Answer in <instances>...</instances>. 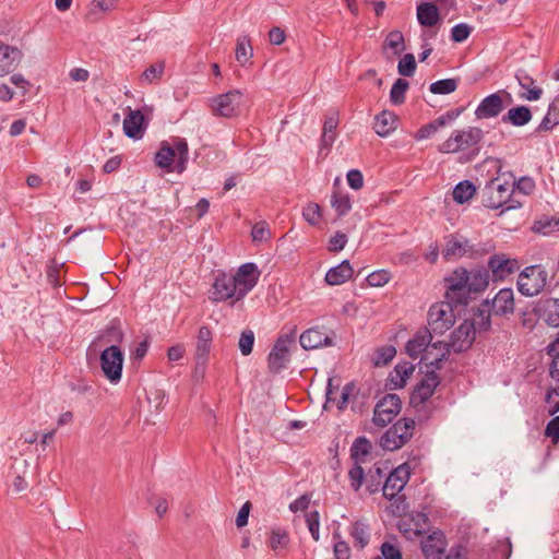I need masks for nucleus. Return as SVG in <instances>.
I'll return each instance as SVG.
<instances>
[{"instance_id":"nucleus-17","label":"nucleus","mask_w":559,"mask_h":559,"mask_svg":"<svg viewBox=\"0 0 559 559\" xmlns=\"http://www.w3.org/2000/svg\"><path fill=\"white\" fill-rule=\"evenodd\" d=\"M485 308L495 316H508L514 312V293L512 288L500 289L491 301L486 300Z\"/></svg>"},{"instance_id":"nucleus-31","label":"nucleus","mask_w":559,"mask_h":559,"mask_svg":"<svg viewBox=\"0 0 559 559\" xmlns=\"http://www.w3.org/2000/svg\"><path fill=\"white\" fill-rule=\"evenodd\" d=\"M417 20L420 25L426 27H432L438 24L440 14L437 5L431 2H423L418 4Z\"/></svg>"},{"instance_id":"nucleus-40","label":"nucleus","mask_w":559,"mask_h":559,"mask_svg":"<svg viewBox=\"0 0 559 559\" xmlns=\"http://www.w3.org/2000/svg\"><path fill=\"white\" fill-rule=\"evenodd\" d=\"M338 120L335 116H330L325 119L323 124V132L321 136L322 147L329 148L335 141V129L337 128Z\"/></svg>"},{"instance_id":"nucleus-21","label":"nucleus","mask_w":559,"mask_h":559,"mask_svg":"<svg viewBox=\"0 0 559 559\" xmlns=\"http://www.w3.org/2000/svg\"><path fill=\"white\" fill-rule=\"evenodd\" d=\"M477 250L466 238L451 235L447 238L443 257L448 260L462 257L473 258Z\"/></svg>"},{"instance_id":"nucleus-30","label":"nucleus","mask_w":559,"mask_h":559,"mask_svg":"<svg viewBox=\"0 0 559 559\" xmlns=\"http://www.w3.org/2000/svg\"><path fill=\"white\" fill-rule=\"evenodd\" d=\"M532 111L527 106L521 105L509 109V111L502 116V122L509 123L513 127H523L532 120Z\"/></svg>"},{"instance_id":"nucleus-46","label":"nucleus","mask_w":559,"mask_h":559,"mask_svg":"<svg viewBox=\"0 0 559 559\" xmlns=\"http://www.w3.org/2000/svg\"><path fill=\"white\" fill-rule=\"evenodd\" d=\"M409 84L404 79H397L391 87L390 100L393 105H401L405 102V94Z\"/></svg>"},{"instance_id":"nucleus-38","label":"nucleus","mask_w":559,"mask_h":559,"mask_svg":"<svg viewBox=\"0 0 559 559\" xmlns=\"http://www.w3.org/2000/svg\"><path fill=\"white\" fill-rule=\"evenodd\" d=\"M402 435H397L396 428L390 427L380 438V447L386 451H394L402 448L405 442Z\"/></svg>"},{"instance_id":"nucleus-24","label":"nucleus","mask_w":559,"mask_h":559,"mask_svg":"<svg viewBox=\"0 0 559 559\" xmlns=\"http://www.w3.org/2000/svg\"><path fill=\"white\" fill-rule=\"evenodd\" d=\"M21 58V50L0 41V78L11 73L17 67Z\"/></svg>"},{"instance_id":"nucleus-53","label":"nucleus","mask_w":559,"mask_h":559,"mask_svg":"<svg viewBox=\"0 0 559 559\" xmlns=\"http://www.w3.org/2000/svg\"><path fill=\"white\" fill-rule=\"evenodd\" d=\"M416 70V60L413 53H406L399 61L397 71L403 76H412Z\"/></svg>"},{"instance_id":"nucleus-61","label":"nucleus","mask_w":559,"mask_h":559,"mask_svg":"<svg viewBox=\"0 0 559 559\" xmlns=\"http://www.w3.org/2000/svg\"><path fill=\"white\" fill-rule=\"evenodd\" d=\"M380 549L384 559H403L400 548L394 544L384 542Z\"/></svg>"},{"instance_id":"nucleus-8","label":"nucleus","mask_w":559,"mask_h":559,"mask_svg":"<svg viewBox=\"0 0 559 559\" xmlns=\"http://www.w3.org/2000/svg\"><path fill=\"white\" fill-rule=\"evenodd\" d=\"M123 360L124 355L118 345H110L102 352L100 368L111 383H118L121 380Z\"/></svg>"},{"instance_id":"nucleus-15","label":"nucleus","mask_w":559,"mask_h":559,"mask_svg":"<svg viewBox=\"0 0 559 559\" xmlns=\"http://www.w3.org/2000/svg\"><path fill=\"white\" fill-rule=\"evenodd\" d=\"M231 277L238 290V298L242 299L257 285L259 272L254 263L248 262L240 265Z\"/></svg>"},{"instance_id":"nucleus-4","label":"nucleus","mask_w":559,"mask_h":559,"mask_svg":"<svg viewBox=\"0 0 559 559\" xmlns=\"http://www.w3.org/2000/svg\"><path fill=\"white\" fill-rule=\"evenodd\" d=\"M548 281V273L539 264L526 266L518 276V290L525 297L540 294Z\"/></svg>"},{"instance_id":"nucleus-55","label":"nucleus","mask_w":559,"mask_h":559,"mask_svg":"<svg viewBox=\"0 0 559 559\" xmlns=\"http://www.w3.org/2000/svg\"><path fill=\"white\" fill-rule=\"evenodd\" d=\"M361 464L362 463H355V465L348 472L350 487L354 491H358L360 489L365 479V471L361 467Z\"/></svg>"},{"instance_id":"nucleus-14","label":"nucleus","mask_w":559,"mask_h":559,"mask_svg":"<svg viewBox=\"0 0 559 559\" xmlns=\"http://www.w3.org/2000/svg\"><path fill=\"white\" fill-rule=\"evenodd\" d=\"M211 299L216 302L226 301L229 299H231L233 302L241 300V298H238V290L231 274L219 272L216 275L212 286Z\"/></svg>"},{"instance_id":"nucleus-34","label":"nucleus","mask_w":559,"mask_h":559,"mask_svg":"<svg viewBox=\"0 0 559 559\" xmlns=\"http://www.w3.org/2000/svg\"><path fill=\"white\" fill-rule=\"evenodd\" d=\"M349 534L354 539L355 546L359 547L360 549L365 548L369 544L370 530L365 522H354Z\"/></svg>"},{"instance_id":"nucleus-57","label":"nucleus","mask_w":559,"mask_h":559,"mask_svg":"<svg viewBox=\"0 0 559 559\" xmlns=\"http://www.w3.org/2000/svg\"><path fill=\"white\" fill-rule=\"evenodd\" d=\"M306 523L312 538L318 542L320 538V515L318 511H311L306 514Z\"/></svg>"},{"instance_id":"nucleus-62","label":"nucleus","mask_w":559,"mask_h":559,"mask_svg":"<svg viewBox=\"0 0 559 559\" xmlns=\"http://www.w3.org/2000/svg\"><path fill=\"white\" fill-rule=\"evenodd\" d=\"M348 186L354 190H359L364 186V176L360 170L352 169L346 175Z\"/></svg>"},{"instance_id":"nucleus-58","label":"nucleus","mask_w":559,"mask_h":559,"mask_svg":"<svg viewBox=\"0 0 559 559\" xmlns=\"http://www.w3.org/2000/svg\"><path fill=\"white\" fill-rule=\"evenodd\" d=\"M252 240L254 242L266 241L271 237V231L265 222L257 223L251 230Z\"/></svg>"},{"instance_id":"nucleus-51","label":"nucleus","mask_w":559,"mask_h":559,"mask_svg":"<svg viewBox=\"0 0 559 559\" xmlns=\"http://www.w3.org/2000/svg\"><path fill=\"white\" fill-rule=\"evenodd\" d=\"M321 207L318 203L309 202L302 209V217L312 226H316L321 221Z\"/></svg>"},{"instance_id":"nucleus-39","label":"nucleus","mask_w":559,"mask_h":559,"mask_svg":"<svg viewBox=\"0 0 559 559\" xmlns=\"http://www.w3.org/2000/svg\"><path fill=\"white\" fill-rule=\"evenodd\" d=\"M115 8L112 0H93L87 12V19L91 22H98L102 14L111 11Z\"/></svg>"},{"instance_id":"nucleus-42","label":"nucleus","mask_w":559,"mask_h":559,"mask_svg":"<svg viewBox=\"0 0 559 559\" xmlns=\"http://www.w3.org/2000/svg\"><path fill=\"white\" fill-rule=\"evenodd\" d=\"M475 192V186L471 181L464 180L459 182L453 189V199L455 202L463 204L472 199Z\"/></svg>"},{"instance_id":"nucleus-52","label":"nucleus","mask_w":559,"mask_h":559,"mask_svg":"<svg viewBox=\"0 0 559 559\" xmlns=\"http://www.w3.org/2000/svg\"><path fill=\"white\" fill-rule=\"evenodd\" d=\"M165 71V63L164 62H156L148 68L145 69V71L142 73L141 79L147 83H153L158 81Z\"/></svg>"},{"instance_id":"nucleus-59","label":"nucleus","mask_w":559,"mask_h":559,"mask_svg":"<svg viewBox=\"0 0 559 559\" xmlns=\"http://www.w3.org/2000/svg\"><path fill=\"white\" fill-rule=\"evenodd\" d=\"M472 32V27L465 23L456 24L451 29V39L455 43L466 40Z\"/></svg>"},{"instance_id":"nucleus-54","label":"nucleus","mask_w":559,"mask_h":559,"mask_svg":"<svg viewBox=\"0 0 559 559\" xmlns=\"http://www.w3.org/2000/svg\"><path fill=\"white\" fill-rule=\"evenodd\" d=\"M253 344H254L253 331L252 330L242 331V333L240 334L239 341H238V346H239L240 353L243 356L250 355L252 353Z\"/></svg>"},{"instance_id":"nucleus-63","label":"nucleus","mask_w":559,"mask_h":559,"mask_svg":"<svg viewBox=\"0 0 559 559\" xmlns=\"http://www.w3.org/2000/svg\"><path fill=\"white\" fill-rule=\"evenodd\" d=\"M545 436L551 438L554 444L559 442V416H556L547 424Z\"/></svg>"},{"instance_id":"nucleus-10","label":"nucleus","mask_w":559,"mask_h":559,"mask_svg":"<svg viewBox=\"0 0 559 559\" xmlns=\"http://www.w3.org/2000/svg\"><path fill=\"white\" fill-rule=\"evenodd\" d=\"M402 402L397 394H385L377 404L373 411L372 421L378 427H385L401 412Z\"/></svg>"},{"instance_id":"nucleus-29","label":"nucleus","mask_w":559,"mask_h":559,"mask_svg":"<svg viewBox=\"0 0 559 559\" xmlns=\"http://www.w3.org/2000/svg\"><path fill=\"white\" fill-rule=\"evenodd\" d=\"M414 370L415 366L412 362L404 361L397 364L388 378L390 388L393 390L403 388Z\"/></svg>"},{"instance_id":"nucleus-9","label":"nucleus","mask_w":559,"mask_h":559,"mask_svg":"<svg viewBox=\"0 0 559 559\" xmlns=\"http://www.w3.org/2000/svg\"><path fill=\"white\" fill-rule=\"evenodd\" d=\"M294 343L295 334L293 332L290 334L281 335L276 340L267 356V365L271 372L277 373L286 368L289 361V350Z\"/></svg>"},{"instance_id":"nucleus-60","label":"nucleus","mask_w":559,"mask_h":559,"mask_svg":"<svg viewBox=\"0 0 559 559\" xmlns=\"http://www.w3.org/2000/svg\"><path fill=\"white\" fill-rule=\"evenodd\" d=\"M395 354L396 349L394 346L382 347L377 354L374 364L377 366H385L394 358Z\"/></svg>"},{"instance_id":"nucleus-43","label":"nucleus","mask_w":559,"mask_h":559,"mask_svg":"<svg viewBox=\"0 0 559 559\" xmlns=\"http://www.w3.org/2000/svg\"><path fill=\"white\" fill-rule=\"evenodd\" d=\"M547 353L551 357L550 376L554 380L559 381V332L554 341L547 346Z\"/></svg>"},{"instance_id":"nucleus-19","label":"nucleus","mask_w":559,"mask_h":559,"mask_svg":"<svg viewBox=\"0 0 559 559\" xmlns=\"http://www.w3.org/2000/svg\"><path fill=\"white\" fill-rule=\"evenodd\" d=\"M333 333H328L323 328H311L301 333L299 343L306 350L317 349L322 346L333 345Z\"/></svg>"},{"instance_id":"nucleus-28","label":"nucleus","mask_w":559,"mask_h":559,"mask_svg":"<svg viewBox=\"0 0 559 559\" xmlns=\"http://www.w3.org/2000/svg\"><path fill=\"white\" fill-rule=\"evenodd\" d=\"M354 274V270L348 260L342 261L338 265L331 267L325 274V282L329 285H342Z\"/></svg>"},{"instance_id":"nucleus-45","label":"nucleus","mask_w":559,"mask_h":559,"mask_svg":"<svg viewBox=\"0 0 559 559\" xmlns=\"http://www.w3.org/2000/svg\"><path fill=\"white\" fill-rule=\"evenodd\" d=\"M289 543V536L288 533L281 527H273L271 530V536H270V547L273 551H278L284 548Z\"/></svg>"},{"instance_id":"nucleus-26","label":"nucleus","mask_w":559,"mask_h":559,"mask_svg":"<svg viewBox=\"0 0 559 559\" xmlns=\"http://www.w3.org/2000/svg\"><path fill=\"white\" fill-rule=\"evenodd\" d=\"M432 340L431 332L428 329L419 330L413 338H411L405 346L406 353L413 359L421 357L426 353Z\"/></svg>"},{"instance_id":"nucleus-23","label":"nucleus","mask_w":559,"mask_h":559,"mask_svg":"<svg viewBox=\"0 0 559 559\" xmlns=\"http://www.w3.org/2000/svg\"><path fill=\"white\" fill-rule=\"evenodd\" d=\"M515 79L519 85L525 90L524 93L520 94V98L530 102H536L543 96V88L537 86L533 76H531L526 70L518 69L515 72Z\"/></svg>"},{"instance_id":"nucleus-49","label":"nucleus","mask_w":559,"mask_h":559,"mask_svg":"<svg viewBox=\"0 0 559 559\" xmlns=\"http://www.w3.org/2000/svg\"><path fill=\"white\" fill-rule=\"evenodd\" d=\"M123 338V333L119 326L116 324L109 325L104 333L99 336V341L105 344L116 345L117 343H121Z\"/></svg>"},{"instance_id":"nucleus-36","label":"nucleus","mask_w":559,"mask_h":559,"mask_svg":"<svg viewBox=\"0 0 559 559\" xmlns=\"http://www.w3.org/2000/svg\"><path fill=\"white\" fill-rule=\"evenodd\" d=\"M371 448L372 445L366 437H358L352 444L350 456L355 463H365Z\"/></svg>"},{"instance_id":"nucleus-37","label":"nucleus","mask_w":559,"mask_h":559,"mask_svg":"<svg viewBox=\"0 0 559 559\" xmlns=\"http://www.w3.org/2000/svg\"><path fill=\"white\" fill-rule=\"evenodd\" d=\"M384 50H391L393 56H400L405 50V41L402 32L391 31L383 44Z\"/></svg>"},{"instance_id":"nucleus-6","label":"nucleus","mask_w":559,"mask_h":559,"mask_svg":"<svg viewBox=\"0 0 559 559\" xmlns=\"http://www.w3.org/2000/svg\"><path fill=\"white\" fill-rule=\"evenodd\" d=\"M444 281L447 284V299L453 304L466 306L471 298L468 292V271L465 267H457Z\"/></svg>"},{"instance_id":"nucleus-56","label":"nucleus","mask_w":559,"mask_h":559,"mask_svg":"<svg viewBox=\"0 0 559 559\" xmlns=\"http://www.w3.org/2000/svg\"><path fill=\"white\" fill-rule=\"evenodd\" d=\"M391 280V274L386 270H378L367 276V283L371 287H382Z\"/></svg>"},{"instance_id":"nucleus-35","label":"nucleus","mask_w":559,"mask_h":559,"mask_svg":"<svg viewBox=\"0 0 559 559\" xmlns=\"http://www.w3.org/2000/svg\"><path fill=\"white\" fill-rule=\"evenodd\" d=\"M540 307L546 313L547 324L558 328L559 326V298H547L540 300Z\"/></svg>"},{"instance_id":"nucleus-20","label":"nucleus","mask_w":559,"mask_h":559,"mask_svg":"<svg viewBox=\"0 0 559 559\" xmlns=\"http://www.w3.org/2000/svg\"><path fill=\"white\" fill-rule=\"evenodd\" d=\"M488 267L495 280H504L520 267L518 260L508 258L504 253H496L488 260Z\"/></svg>"},{"instance_id":"nucleus-64","label":"nucleus","mask_w":559,"mask_h":559,"mask_svg":"<svg viewBox=\"0 0 559 559\" xmlns=\"http://www.w3.org/2000/svg\"><path fill=\"white\" fill-rule=\"evenodd\" d=\"M335 559H350V548L345 540H337L334 544Z\"/></svg>"},{"instance_id":"nucleus-41","label":"nucleus","mask_w":559,"mask_h":559,"mask_svg":"<svg viewBox=\"0 0 559 559\" xmlns=\"http://www.w3.org/2000/svg\"><path fill=\"white\" fill-rule=\"evenodd\" d=\"M331 205L337 216H344L352 210V200L348 194L334 191L331 197Z\"/></svg>"},{"instance_id":"nucleus-44","label":"nucleus","mask_w":559,"mask_h":559,"mask_svg":"<svg viewBox=\"0 0 559 559\" xmlns=\"http://www.w3.org/2000/svg\"><path fill=\"white\" fill-rule=\"evenodd\" d=\"M235 55L236 60L241 64H245L251 59L253 52L248 36H241L237 39Z\"/></svg>"},{"instance_id":"nucleus-33","label":"nucleus","mask_w":559,"mask_h":559,"mask_svg":"<svg viewBox=\"0 0 559 559\" xmlns=\"http://www.w3.org/2000/svg\"><path fill=\"white\" fill-rule=\"evenodd\" d=\"M489 271L486 269H475L468 271V292L481 293L489 284Z\"/></svg>"},{"instance_id":"nucleus-32","label":"nucleus","mask_w":559,"mask_h":559,"mask_svg":"<svg viewBox=\"0 0 559 559\" xmlns=\"http://www.w3.org/2000/svg\"><path fill=\"white\" fill-rule=\"evenodd\" d=\"M396 128V116L388 110H383L374 118L373 129L382 138L388 136Z\"/></svg>"},{"instance_id":"nucleus-22","label":"nucleus","mask_w":559,"mask_h":559,"mask_svg":"<svg viewBox=\"0 0 559 559\" xmlns=\"http://www.w3.org/2000/svg\"><path fill=\"white\" fill-rule=\"evenodd\" d=\"M450 353L445 342L438 341L429 345L426 353L421 355L420 361L425 364L427 370H438L441 368L442 361Z\"/></svg>"},{"instance_id":"nucleus-16","label":"nucleus","mask_w":559,"mask_h":559,"mask_svg":"<svg viewBox=\"0 0 559 559\" xmlns=\"http://www.w3.org/2000/svg\"><path fill=\"white\" fill-rule=\"evenodd\" d=\"M213 341V332L212 330L203 325L199 329L197 340H195V371L201 370V372H204L205 366L209 360L211 346Z\"/></svg>"},{"instance_id":"nucleus-1","label":"nucleus","mask_w":559,"mask_h":559,"mask_svg":"<svg viewBox=\"0 0 559 559\" xmlns=\"http://www.w3.org/2000/svg\"><path fill=\"white\" fill-rule=\"evenodd\" d=\"M515 182L511 176L502 175L490 179L483 189V202L489 209L511 210L516 207L511 199Z\"/></svg>"},{"instance_id":"nucleus-50","label":"nucleus","mask_w":559,"mask_h":559,"mask_svg":"<svg viewBox=\"0 0 559 559\" xmlns=\"http://www.w3.org/2000/svg\"><path fill=\"white\" fill-rule=\"evenodd\" d=\"M534 231L543 234V235H549L554 231L559 230V218H544L539 219L534 223L533 226Z\"/></svg>"},{"instance_id":"nucleus-7","label":"nucleus","mask_w":559,"mask_h":559,"mask_svg":"<svg viewBox=\"0 0 559 559\" xmlns=\"http://www.w3.org/2000/svg\"><path fill=\"white\" fill-rule=\"evenodd\" d=\"M451 304V301L439 302L433 304L429 308L428 330L431 332V335H442L453 326L455 322V316Z\"/></svg>"},{"instance_id":"nucleus-48","label":"nucleus","mask_w":559,"mask_h":559,"mask_svg":"<svg viewBox=\"0 0 559 559\" xmlns=\"http://www.w3.org/2000/svg\"><path fill=\"white\" fill-rule=\"evenodd\" d=\"M396 428L397 435H403V441L405 444L411 440L415 429V420L412 418H401L393 426Z\"/></svg>"},{"instance_id":"nucleus-5","label":"nucleus","mask_w":559,"mask_h":559,"mask_svg":"<svg viewBox=\"0 0 559 559\" xmlns=\"http://www.w3.org/2000/svg\"><path fill=\"white\" fill-rule=\"evenodd\" d=\"M243 102L245 96L240 90H230L211 98L210 108L216 117L234 118L240 115Z\"/></svg>"},{"instance_id":"nucleus-18","label":"nucleus","mask_w":559,"mask_h":559,"mask_svg":"<svg viewBox=\"0 0 559 559\" xmlns=\"http://www.w3.org/2000/svg\"><path fill=\"white\" fill-rule=\"evenodd\" d=\"M420 545L425 559H442L448 544L443 532L436 530L428 534Z\"/></svg>"},{"instance_id":"nucleus-11","label":"nucleus","mask_w":559,"mask_h":559,"mask_svg":"<svg viewBox=\"0 0 559 559\" xmlns=\"http://www.w3.org/2000/svg\"><path fill=\"white\" fill-rule=\"evenodd\" d=\"M440 384V378L435 370H426L425 376L415 386L411 395V404L414 407L424 405L435 393Z\"/></svg>"},{"instance_id":"nucleus-2","label":"nucleus","mask_w":559,"mask_h":559,"mask_svg":"<svg viewBox=\"0 0 559 559\" xmlns=\"http://www.w3.org/2000/svg\"><path fill=\"white\" fill-rule=\"evenodd\" d=\"M175 160H177L176 170L178 173L186 170L189 160V147L183 138H174L171 143L163 141L155 154V164L159 168L171 170Z\"/></svg>"},{"instance_id":"nucleus-3","label":"nucleus","mask_w":559,"mask_h":559,"mask_svg":"<svg viewBox=\"0 0 559 559\" xmlns=\"http://www.w3.org/2000/svg\"><path fill=\"white\" fill-rule=\"evenodd\" d=\"M483 136L484 132L478 127L455 130L438 146V151L443 154H454L466 150L478 152V144L483 140Z\"/></svg>"},{"instance_id":"nucleus-13","label":"nucleus","mask_w":559,"mask_h":559,"mask_svg":"<svg viewBox=\"0 0 559 559\" xmlns=\"http://www.w3.org/2000/svg\"><path fill=\"white\" fill-rule=\"evenodd\" d=\"M409 477L411 468L406 463L397 466L385 479L382 487L383 496L389 500L395 498L404 489Z\"/></svg>"},{"instance_id":"nucleus-27","label":"nucleus","mask_w":559,"mask_h":559,"mask_svg":"<svg viewBox=\"0 0 559 559\" xmlns=\"http://www.w3.org/2000/svg\"><path fill=\"white\" fill-rule=\"evenodd\" d=\"M129 114L124 117L123 120V131L124 134L130 139H141L144 133V115L141 110H132L130 108Z\"/></svg>"},{"instance_id":"nucleus-25","label":"nucleus","mask_w":559,"mask_h":559,"mask_svg":"<svg viewBox=\"0 0 559 559\" xmlns=\"http://www.w3.org/2000/svg\"><path fill=\"white\" fill-rule=\"evenodd\" d=\"M503 110V102L498 93L485 97L475 110L478 119H488L497 117Z\"/></svg>"},{"instance_id":"nucleus-47","label":"nucleus","mask_w":559,"mask_h":559,"mask_svg":"<svg viewBox=\"0 0 559 559\" xmlns=\"http://www.w3.org/2000/svg\"><path fill=\"white\" fill-rule=\"evenodd\" d=\"M456 79H443L430 84L429 91L432 94L447 95L453 93L457 87Z\"/></svg>"},{"instance_id":"nucleus-12","label":"nucleus","mask_w":559,"mask_h":559,"mask_svg":"<svg viewBox=\"0 0 559 559\" xmlns=\"http://www.w3.org/2000/svg\"><path fill=\"white\" fill-rule=\"evenodd\" d=\"M476 328L474 322L464 320L452 333L447 343L450 350L462 353L468 349L475 340Z\"/></svg>"}]
</instances>
